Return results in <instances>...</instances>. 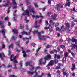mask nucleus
<instances>
[{
    "mask_svg": "<svg viewBox=\"0 0 77 77\" xmlns=\"http://www.w3.org/2000/svg\"><path fill=\"white\" fill-rule=\"evenodd\" d=\"M53 24H55V27H56V31H66L67 33H69L70 30L69 28H70V25L69 23H65L66 28H64V26L62 25L61 28H60V25H59V23L57 22L54 23Z\"/></svg>",
    "mask_w": 77,
    "mask_h": 77,
    "instance_id": "obj_1",
    "label": "nucleus"
},
{
    "mask_svg": "<svg viewBox=\"0 0 77 77\" xmlns=\"http://www.w3.org/2000/svg\"><path fill=\"white\" fill-rule=\"evenodd\" d=\"M28 8L29 10V11L30 12H32L33 14H36L35 12V10H34V9L33 8H31V6H28Z\"/></svg>",
    "mask_w": 77,
    "mask_h": 77,
    "instance_id": "obj_2",
    "label": "nucleus"
},
{
    "mask_svg": "<svg viewBox=\"0 0 77 77\" xmlns=\"http://www.w3.org/2000/svg\"><path fill=\"white\" fill-rule=\"evenodd\" d=\"M39 63L40 65H45V64L46 63V61H44V62H42V59H40L39 61Z\"/></svg>",
    "mask_w": 77,
    "mask_h": 77,
    "instance_id": "obj_3",
    "label": "nucleus"
},
{
    "mask_svg": "<svg viewBox=\"0 0 77 77\" xmlns=\"http://www.w3.org/2000/svg\"><path fill=\"white\" fill-rule=\"evenodd\" d=\"M12 32L13 33H15L16 35H17L18 33V29H15L12 30Z\"/></svg>",
    "mask_w": 77,
    "mask_h": 77,
    "instance_id": "obj_4",
    "label": "nucleus"
},
{
    "mask_svg": "<svg viewBox=\"0 0 77 77\" xmlns=\"http://www.w3.org/2000/svg\"><path fill=\"white\" fill-rule=\"evenodd\" d=\"M57 7L55 8V9H57V11H59V7H60V8H62L63 6H62V5H61L60 4H57Z\"/></svg>",
    "mask_w": 77,
    "mask_h": 77,
    "instance_id": "obj_5",
    "label": "nucleus"
},
{
    "mask_svg": "<svg viewBox=\"0 0 77 77\" xmlns=\"http://www.w3.org/2000/svg\"><path fill=\"white\" fill-rule=\"evenodd\" d=\"M22 53L23 54V57H27V54H26V51H25L24 50H23L22 51Z\"/></svg>",
    "mask_w": 77,
    "mask_h": 77,
    "instance_id": "obj_6",
    "label": "nucleus"
},
{
    "mask_svg": "<svg viewBox=\"0 0 77 77\" xmlns=\"http://www.w3.org/2000/svg\"><path fill=\"white\" fill-rule=\"evenodd\" d=\"M25 13L27 15L28 17H30L29 15V11L28 10H26L24 11Z\"/></svg>",
    "mask_w": 77,
    "mask_h": 77,
    "instance_id": "obj_7",
    "label": "nucleus"
},
{
    "mask_svg": "<svg viewBox=\"0 0 77 77\" xmlns=\"http://www.w3.org/2000/svg\"><path fill=\"white\" fill-rule=\"evenodd\" d=\"M54 63L53 60H51L50 61L49 63L48 66H50V65H51L52 66L53 65V64Z\"/></svg>",
    "mask_w": 77,
    "mask_h": 77,
    "instance_id": "obj_8",
    "label": "nucleus"
},
{
    "mask_svg": "<svg viewBox=\"0 0 77 77\" xmlns=\"http://www.w3.org/2000/svg\"><path fill=\"white\" fill-rule=\"evenodd\" d=\"M9 2H10V1L8 0L7 1V4L3 5V6H6V7L9 6V5H10V4H9Z\"/></svg>",
    "mask_w": 77,
    "mask_h": 77,
    "instance_id": "obj_9",
    "label": "nucleus"
},
{
    "mask_svg": "<svg viewBox=\"0 0 77 77\" xmlns=\"http://www.w3.org/2000/svg\"><path fill=\"white\" fill-rule=\"evenodd\" d=\"M70 40L72 42H75V44H77V40L74 39V38H73L72 39H70Z\"/></svg>",
    "mask_w": 77,
    "mask_h": 77,
    "instance_id": "obj_10",
    "label": "nucleus"
},
{
    "mask_svg": "<svg viewBox=\"0 0 77 77\" xmlns=\"http://www.w3.org/2000/svg\"><path fill=\"white\" fill-rule=\"evenodd\" d=\"M56 16H57V15L55 13H54V15L52 16V19L55 20L56 18Z\"/></svg>",
    "mask_w": 77,
    "mask_h": 77,
    "instance_id": "obj_11",
    "label": "nucleus"
},
{
    "mask_svg": "<svg viewBox=\"0 0 77 77\" xmlns=\"http://www.w3.org/2000/svg\"><path fill=\"white\" fill-rule=\"evenodd\" d=\"M0 32H1L3 33V34H4V38H6V34H5V30H2L1 31H0Z\"/></svg>",
    "mask_w": 77,
    "mask_h": 77,
    "instance_id": "obj_12",
    "label": "nucleus"
},
{
    "mask_svg": "<svg viewBox=\"0 0 77 77\" xmlns=\"http://www.w3.org/2000/svg\"><path fill=\"white\" fill-rule=\"evenodd\" d=\"M48 28L49 29L50 32H52L53 29H52V26H51V25H49Z\"/></svg>",
    "mask_w": 77,
    "mask_h": 77,
    "instance_id": "obj_13",
    "label": "nucleus"
},
{
    "mask_svg": "<svg viewBox=\"0 0 77 77\" xmlns=\"http://www.w3.org/2000/svg\"><path fill=\"white\" fill-rule=\"evenodd\" d=\"M66 71L67 70H66L65 72H63V74L64 75H66V76L68 77V76L69 75V74L66 73Z\"/></svg>",
    "mask_w": 77,
    "mask_h": 77,
    "instance_id": "obj_14",
    "label": "nucleus"
},
{
    "mask_svg": "<svg viewBox=\"0 0 77 77\" xmlns=\"http://www.w3.org/2000/svg\"><path fill=\"white\" fill-rule=\"evenodd\" d=\"M20 41H18L16 43V45H17L18 47H20Z\"/></svg>",
    "mask_w": 77,
    "mask_h": 77,
    "instance_id": "obj_15",
    "label": "nucleus"
},
{
    "mask_svg": "<svg viewBox=\"0 0 77 77\" xmlns=\"http://www.w3.org/2000/svg\"><path fill=\"white\" fill-rule=\"evenodd\" d=\"M55 52H56V53H57V50H54L53 51H50V53H51V54H53Z\"/></svg>",
    "mask_w": 77,
    "mask_h": 77,
    "instance_id": "obj_16",
    "label": "nucleus"
},
{
    "mask_svg": "<svg viewBox=\"0 0 77 77\" xmlns=\"http://www.w3.org/2000/svg\"><path fill=\"white\" fill-rule=\"evenodd\" d=\"M58 65L59 66V67L57 66L56 67V69H60V66H61V65L60 63H59L58 64Z\"/></svg>",
    "mask_w": 77,
    "mask_h": 77,
    "instance_id": "obj_17",
    "label": "nucleus"
},
{
    "mask_svg": "<svg viewBox=\"0 0 77 77\" xmlns=\"http://www.w3.org/2000/svg\"><path fill=\"white\" fill-rule=\"evenodd\" d=\"M22 34L23 35H28L29 34L27 33V32H26V31H23L22 32Z\"/></svg>",
    "mask_w": 77,
    "mask_h": 77,
    "instance_id": "obj_18",
    "label": "nucleus"
},
{
    "mask_svg": "<svg viewBox=\"0 0 77 77\" xmlns=\"http://www.w3.org/2000/svg\"><path fill=\"white\" fill-rule=\"evenodd\" d=\"M72 68H71L72 71H74V70L75 68V64H72Z\"/></svg>",
    "mask_w": 77,
    "mask_h": 77,
    "instance_id": "obj_19",
    "label": "nucleus"
},
{
    "mask_svg": "<svg viewBox=\"0 0 77 77\" xmlns=\"http://www.w3.org/2000/svg\"><path fill=\"white\" fill-rule=\"evenodd\" d=\"M56 57H57V59H60V55H57L56 54H55V58L56 59Z\"/></svg>",
    "mask_w": 77,
    "mask_h": 77,
    "instance_id": "obj_20",
    "label": "nucleus"
},
{
    "mask_svg": "<svg viewBox=\"0 0 77 77\" xmlns=\"http://www.w3.org/2000/svg\"><path fill=\"white\" fill-rule=\"evenodd\" d=\"M44 59L45 60V61L46 60H48V54L47 56L45 57L44 58Z\"/></svg>",
    "mask_w": 77,
    "mask_h": 77,
    "instance_id": "obj_21",
    "label": "nucleus"
},
{
    "mask_svg": "<svg viewBox=\"0 0 77 77\" xmlns=\"http://www.w3.org/2000/svg\"><path fill=\"white\" fill-rule=\"evenodd\" d=\"M61 47L64 51H65V45H61Z\"/></svg>",
    "mask_w": 77,
    "mask_h": 77,
    "instance_id": "obj_22",
    "label": "nucleus"
},
{
    "mask_svg": "<svg viewBox=\"0 0 77 77\" xmlns=\"http://www.w3.org/2000/svg\"><path fill=\"white\" fill-rule=\"evenodd\" d=\"M72 48L73 49V48H75V47H76V51H77V45H75V44H72Z\"/></svg>",
    "mask_w": 77,
    "mask_h": 77,
    "instance_id": "obj_23",
    "label": "nucleus"
},
{
    "mask_svg": "<svg viewBox=\"0 0 77 77\" xmlns=\"http://www.w3.org/2000/svg\"><path fill=\"white\" fill-rule=\"evenodd\" d=\"M31 66V68L29 69V70H31V71H33L34 69V67H33V66L32 65H30Z\"/></svg>",
    "mask_w": 77,
    "mask_h": 77,
    "instance_id": "obj_24",
    "label": "nucleus"
},
{
    "mask_svg": "<svg viewBox=\"0 0 77 77\" xmlns=\"http://www.w3.org/2000/svg\"><path fill=\"white\" fill-rule=\"evenodd\" d=\"M14 57V55H11L10 56V60L11 61H13V59H12V58H13V57Z\"/></svg>",
    "mask_w": 77,
    "mask_h": 77,
    "instance_id": "obj_25",
    "label": "nucleus"
},
{
    "mask_svg": "<svg viewBox=\"0 0 77 77\" xmlns=\"http://www.w3.org/2000/svg\"><path fill=\"white\" fill-rule=\"evenodd\" d=\"M9 46L11 48H14V44L13 43H11V44L9 45Z\"/></svg>",
    "mask_w": 77,
    "mask_h": 77,
    "instance_id": "obj_26",
    "label": "nucleus"
},
{
    "mask_svg": "<svg viewBox=\"0 0 77 77\" xmlns=\"http://www.w3.org/2000/svg\"><path fill=\"white\" fill-rule=\"evenodd\" d=\"M34 74V72H32L30 71H28V74H31V75H33Z\"/></svg>",
    "mask_w": 77,
    "mask_h": 77,
    "instance_id": "obj_27",
    "label": "nucleus"
},
{
    "mask_svg": "<svg viewBox=\"0 0 77 77\" xmlns=\"http://www.w3.org/2000/svg\"><path fill=\"white\" fill-rule=\"evenodd\" d=\"M68 55V52H66L64 54V56L65 57H67Z\"/></svg>",
    "mask_w": 77,
    "mask_h": 77,
    "instance_id": "obj_28",
    "label": "nucleus"
},
{
    "mask_svg": "<svg viewBox=\"0 0 77 77\" xmlns=\"http://www.w3.org/2000/svg\"><path fill=\"white\" fill-rule=\"evenodd\" d=\"M71 3L70 2H68V3H66V4L65 5L66 6H70V5Z\"/></svg>",
    "mask_w": 77,
    "mask_h": 77,
    "instance_id": "obj_29",
    "label": "nucleus"
},
{
    "mask_svg": "<svg viewBox=\"0 0 77 77\" xmlns=\"http://www.w3.org/2000/svg\"><path fill=\"white\" fill-rule=\"evenodd\" d=\"M24 25H23L22 26H20L19 27V28L20 29H24Z\"/></svg>",
    "mask_w": 77,
    "mask_h": 77,
    "instance_id": "obj_30",
    "label": "nucleus"
},
{
    "mask_svg": "<svg viewBox=\"0 0 77 77\" xmlns=\"http://www.w3.org/2000/svg\"><path fill=\"white\" fill-rule=\"evenodd\" d=\"M13 1V3L14 5H17V3H16V2H15V0H12Z\"/></svg>",
    "mask_w": 77,
    "mask_h": 77,
    "instance_id": "obj_31",
    "label": "nucleus"
},
{
    "mask_svg": "<svg viewBox=\"0 0 77 77\" xmlns=\"http://www.w3.org/2000/svg\"><path fill=\"white\" fill-rule=\"evenodd\" d=\"M38 30L36 31H33V33L34 34H36V33H38Z\"/></svg>",
    "mask_w": 77,
    "mask_h": 77,
    "instance_id": "obj_32",
    "label": "nucleus"
},
{
    "mask_svg": "<svg viewBox=\"0 0 77 77\" xmlns=\"http://www.w3.org/2000/svg\"><path fill=\"white\" fill-rule=\"evenodd\" d=\"M11 39L12 41H15V37L14 36H12L11 38Z\"/></svg>",
    "mask_w": 77,
    "mask_h": 77,
    "instance_id": "obj_33",
    "label": "nucleus"
},
{
    "mask_svg": "<svg viewBox=\"0 0 77 77\" xmlns=\"http://www.w3.org/2000/svg\"><path fill=\"white\" fill-rule=\"evenodd\" d=\"M34 5L35 8H37L38 5H37V2L34 3Z\"/></svg>",
    "mask_w": 77,
    "mask_h": 77,
    "instance_id": "obj_34",
    "label": "nucleus"
},
{
    "mask_svg": "<svg viewBox=\"0 0 77 77\" xmlns=\"http://www.w3.org/2000/svg\"><path fill=\"white\" fill-rule=\"evenodd\" d=\"M0 58H1V59L3 60V58L2 56V53H0Z\"/></svg>",
    "mask_w": 77,
    "mask_h": 77,
    "instance_id": "obj_35",
    "label": "nucleus"
},
{
    "mask_svg": "<svg viewBox=\"0 0 77 77\" xmlns=\"http://www.w3.org/2000/svg\"><path fill=\"white\" fill-rule=\"evenodd\" d=\"M13 68L14 69H17V65L16 64H14V67H13Z\"/></svg>",
    "mask_w": 77,
    "mask_h": 77,
    "instance_id": "obj_36",
    "label": "nucleus"
},
{
    "mask_svg": "<svg viewBox=\"0 0 77 77\" xmlns=\"http://www.w3.org/2000/svg\"><path fill=\"white\" fill-rule=\"evenodd\" d=\"M2 56L5 57V58H6V57H7L5 55V54H4V53L3 52L2 53Z\"/></svg>",
    "mask_w": 77,
    "mask_h": 77,
    "instance_id": "obj_37",
    "label": "nucleus"
},
{
    "mask_svg": "<svg viewBox=\"0 0 77 77\" xmlns=\"http://www.w3.org/2000/svg\"><path fill=\"white\" fill-rule=\"evenodd\" d=\"M54 61V63H55V64H56L58 62V60H53Z\"/></svg>",
    "mask_w": 77,
    "mask_h": 77,
    "instance_id": "obj_38",
    "label": "nucleus"
},
{
    "mask_svg": "<svg viewBox=\"0 0 77 77\" xmlns=\"http://www.w3.org/2000/svg\"><path fill=\"white\" fill-rule=\"evenodd\" d=\"M35 28H38V29H39V25H35Z\"/></svg>",
    "mask_w": 77,
    "mask_h": 77,
    "instance_id": "obj_39",
    "label": "nucleus"
},
{
    "mask_svg": "<svg viewBox=\"0 0 77 77\" xmlns=\"http://www.w3.org/2000/svg\"><path fill=\"white\" fill-rule=\"evenodd\" d=\"M27 14H26L25 13H22V15L21 16V18H22L23 17V16H25V15H26Z\"/></svg>",
    "mask_w": 77,
    "mask_h": 77,
    "instance_id": "obj_40",
    "label": "nucleus"
},
{
    "mask_svg": "<svg viewBox=\"0 0 77 77\" xmlns=\"http://www.w3.org/2000/svg\"><path fill=\"white\" fill-rule=\"evenodd\" d=\"M56 73H57V74L59 75V74H60V71L59 70H58L57 71Z\"/></svg>",
    "mask_w": 77,
    "mask_h": 77,
    "instance_id": "obj_41",
    "label": "nucleus"
},
{
    "mask_svg": "<svg viewBox=\"0 0 77 77\" xmlns=\"http://www.w3.org/2000/svg\"><path fill=\"white\" fill-rule=\"evenodd\" d=\"M7 67L8 68H10V67H12V65H11L10 64H9L8 66H7Z\"/></svg>",
    "mask_w": 77,
    "mask_h": 77,
    "instance_id": "obj_42",
    "label": "nucleus"
},
{
    "mask_svg": "<svg viewBox=\"0 0 77 77\" xmlns=\"http://www.w3.org/2000/svg\"><path fill=\"white\" fill-rule=\"evenodd\" d=\"M45 36H42V40H45Z\"/></svg>",
    "mask_w": 77,
    "mask_h": 77,
    "instance_id": "obj_43",
    "label": "nucleus"
},
{
    "mask_svg": "<svg viewBox=\"0 0 77 77\" xmlns=\"http://www.w3.org/2000/svg\"><path fill=\"white\" fill-rule=\"evenodd\" d=\"M0 26L1 28H4L5 27V26H4V25L3 24L1 25Z\"/></svg>",
    "mask_w": 77,
    "mask_h": 77,
    "instance_id": "obj_44",
    "label": "nucleus"
},
{
    "mask_svg": "<svg viewBox=\"0 0 77 77\" xmlns=\"http://www.w3.org/2000/svg\"><path fill=\"white\" fill-rule=\"evenodd\" d=\"M32 32V29H30L29 31V32H28V35H30V32Z\"/></svg>",
    "mask_w": 77,
    "mask_h": 77,
    "instance_id": "obj_45",
    "label": "nucleus"
},
{
    "mask_svg": "<svg viewBox=\"0 0 77 77\" xmlns=\"http://www.w3.org/2000/svg\"><path fill=\"white\" fill-rule=\"evenodd\" d=\"M25 71H26V69H23L22 72L23 73H24L25 72Z\"/></svg>",
    "mask_w": 77,
    "mask_h": 77,
    "instance_id": "obj_46",
    "label": "nucleus"
},
{
    "mask_svg": "<svg viewBox=\"0 0 77 77\" xmlns=\"http://www.w3.org/2000/svg\"><path fill=\"white\" fill-rule=\"evenodd\" d=\"M74 25H75V23H74L73 22H72V27H73L74 26Z\"/></svg>",
    "mask_w": 77,
    "mask_h": 77,
    "instance_id": "obj_47",
    "label": "nucleus"
},
{
    "mask_svg": "<svg viewBox=\"0 0 77 77\" xmlns=\"http://www.w3.org/2000/svg\"><path fill=\"white\" fill-rule=\"evenodd\" d=\"M36 69H40L41 67H40L38 66L35 67Z\"/></svg>",
    "mask_w": 77,
    "mask_h": 77,
    "instance_id": "obj_48",
    "label": "nucleus"
},
{
    "mask_svg": "<svg viewBox=\"0 0 77 77\" xmlns=\"http://www.w3.org/2000/svg\"><path fill=\"white\" fill-rule=\"evenodd\" d=\"M16 59H17V56H15L13 57V60H15Z\"/></svg>",
    "mask_w": 77,
    "mask_h": 77,
    "instance_id": "obj_49",
    "label": "nucleus"
},
{
    "mask_svg": "<svg viewBox=\"0 0 77 77\" xmlns=\"http://www.w3.org/2000/svg\"><path fill=\"white\" fill-rule=\"evenodd\" d=\"M10 77H17V76H15L14 75H11L10 76Z\"/></svg>",
    "mask_w": 77,
    "mask_h": 77,
    "instance_id": "obj_50",
    "label": "nucleus"
},
{
    "mask_svg": "<svg viewBox=\"0 0 77 77\" xmlns=\"http://www.w3.org/2000/svg\"><path fill=\"white\" fill-rule=\"evenodd\" d=\"M54 0H48V3L50 4L51 3V1H53Z\"/></svg>",
    "mask_w": 77,
    "mask_h": 77,
    "instance_id": "obj_51",
    "label": "nucleus"
},
{
    "mask_svg": "<svg viewBox=\"0 0 77 77\" xmlns=\"http://www.w3.org/2000/svg\"><path fill=\"white\" fill-rule=\"evenodd\" d=\"M40 49H41V48H38L36 50V52H38H38H39V51Z\"/></svg>",
    "mask_w": 77,
    "mask_h": 77,
    "instance_id": "obj_52",
    "label": "nucleus"
},
{
    "mask_svg": "<svg viewBox=\"0 0 77 77\" xmlns=\"http://www.w3.org/2000/svg\"><path fill=\"white\" fill-rule=\"evenodd\" d=\"M73 11H74V12H77V11L75 10V8H73Z\"/></svg>",
    "mask_w": 77,
    "mask_h": 77,
    "instance_id": "obj_53",
    "label": "nucleus"
},
{
    "mask_svg": "<svg viewBox=\"0 0 77 77\" xmlns=\"http://www.w3.org/2000/svg\"><path fill=\"white\" fill-rule=\"evenodd\" d=\"M14 63L15 64H16V63H18V61L17 60H15L14 62Z\"/></svg>",
    "mask_w": 77,
    "mask_h": 77,
    "instance_id": "obj_54",
    "label": "nucleus"
},
{
    "mask_svg": "<svg viewBox=\"0 0 77 77\" xmlns=\"http://www.w3.org/2000/svg\"><path fill=\"white\" fill-rule=\"evenodd\" d=\"M19 65H20L21 67H22V66H23V63H22L20 62L19 63Z\"/></svg>",
    "mask_w": 77,
    "mask_h": 77,
    "instance_id": "obj_55",
    "label": "nucleus"
},
{
    "mask_svg": "<svg viewBox=\"0 0 77 77\" xmlns=\"http://www.w3.org/2000/svg\"><path fill=\"white\" fill-rule=\"evenodd\" d=\"M39 37H38V39L40 40H41L42 39V36H41V35H40V36H39Z\"/></svg>",
    "mask_w": 77,
    "mask_h": 77,
    "instance_id": "obj_56",
    "label": "nucleus"
},
{
    "mask_svg": "<svg viewBox=\"0 0 77 77\" xmlns=\"http://www.w3.org/2000/svg\"><path fill=\"white\" fill-rule=\"evenodd\" d=\"M44 29L45 30H48V27H44Z\"/></svg>",
    "mask_w": 77,
    "mask_h": 77,
    "instance_id": "obj_57",
    "label": "nucleus"
},
{
    "mask_svg": "<svg viewBox=\"0 0 77 77\" xmlns=\"http://www.w3.org/2000/svg\"><path fill=\"white\" fill-rule=\"evenodd\" d=\"M51 58V57L50 55H48V59H50Z\"/></svg>",
    "mask_w": 77,
    "mask_h": 77,
    "instance_id": "obj_58",
    "label": "nucleus"
},
{
    "mask_svg": "<svg viewBox=\"0 0 77 77\" xmlns=\"http://www.w3.org/2000/svg\"><path fill=\"white\" fill-rule=\"evenodd\" d=\"M37 34H38V36H41V33L39 32H37Z\"/></svg>",
    "mask_w": 77,
    "mask_h": 77,
    "instance_id": "obj_59",
    "label": "nucleus"
},
{
    "mask_svg": "<svg viewBox=\"0 0 77 77\" xmlns=\"http://www.w3.org/2000/svg\"><path fill=\"white\" fill-rule=\"evenodd\" d=\"M43 9L42 10L43 11H44L45 9H46V8L44 7L42 8Z\"/></svg>",
    "mask_w": 77,
    "mask_h": 77,
    "instance_id": "obj_60",
    "label": "nucleus"
},
{
    "mask_svg": "<svg viewBox=\"0 0 77 77\" xmlns=\"http://www.w3.org/2000/svg\"><path fill=\"white\" fill-rule=\"evenodd\" d=\"M8 55L9 56L11 55V51L10 50H8Z\"/></svg>",
    "mask_w": 77,
    "mask_h": 77,
    "instance_id": "obj_61",
    "label": "nucleus"
},
{
    "mask_svg": "<svg viewBox=\"0 0 77 77\" xmlns=\"http://www.w3.org/2000/svg\"><path fill=\"white\" fill-rule=\"evenodd\" d=\"M16 51H17V52H20V50H18V49H17Z\"/></svg>",
    "mask_w": 77,
    "mask_h": 77,
    "instance_id": "obj_62",
    "label": "nucleus"
},
{
    "mask_svg": "<svg viewBox=\"0 0 77 77\" xmlns=\"http://www.w3.org/2000/svg\"><path fill=\"white\" fill-rule=\"evenodd\" d=\"M71 54H72V56H73V57H75V54H74V53H71Z\"/></svg>",
    "mask_w": 77,
    "mask_h": 77,
    "instance_id": "obj_63",
    "label": "nucleus"
},
{
    "mask_svg": "<svg viewBox=\"0 0 77 77\" xmlns=\"http://www.w3.org/2000/svg\"><path fill=\"white\" fill-rule=\"evenodd\" d=\"M53 20H50L49 21L50 23H53Z\"/></svg>",
    "mask_w": 77,
    "mask_h": 77,
    "instance_id": "obj_64",
    "label": "nucleus"
}]
</instances>
